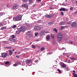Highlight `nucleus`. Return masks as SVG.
Here are the masks:
<instances>
[{
    "label": "nucleus",
    "mask_w": 77,
    "mask_h": 77,
    "mask_svg": "<svg viewBox=\"0 0 77 77\" xmlns=\"http://www.w3.org/2000/svg\"><path fill=\"white\" fill-rule=\"evenodd\" d=\"M23 2H27L28 0H22Z\"/></svg>",
    "instance_id": "obj_49"
},
{
    "label": "nucleus",
    "mask_w": 77,
    "mask_h": 77,
    "mask_svg": "<svg viewBox=\"0 0 77 77\" xmlns=\"http://www.w3.org/2000/svg\"><path fill=\"white\" fill-rule=\"evenodd\" d=\"M21 18H22V16L20 15H19L16 17L13 18V20L14 21H18L21 20Z\"/></svg>",
    "instance_id": "obj_1"
},
{
    "label": "nucleus",
    "mask_w": 77,
    "mask_h": 77,
    "mask_svg": "<svg viewBox=\"0 0 77 77\" xmlns=\"http://www.w3.org/2000/svg\"><path fill=\"white\" fill-rule=\"evenodd\" d=\"M29 1L30 3H32L33 2V0H29Z\"/></svg>",
    "instance_id": "obj_41"
},
{
    "label": "nucleus",
    "mask_w": 77,
    "mask_h": 77,
    "mask_svg": "<svg viewBox=\"0 0 77 77\" xmlns=\"http://www.w3.org/2000/svg\"><path fill=\"white\" fill-rule=\"evenodd\" d=\"M6 42L5 41H4L2 42V43H5V42Z\"/></svg>",
    "instance_id": "obj_57"
},
{
    "label": "nucleus",
    "mask_w": 77,
    "mask_h": 77,
    "mask_svg": "<svg viewBox=\"0 0 77 77\" xmlns=\"http://www.w3.org/2000/svg\"><path fill=\"white\" fill-rule=\"evenodd\" d=\"M5 63L6 65H9V62L8 61H6L5 62Z\"/></svg>",
    "instance_id": "obj_29"
},
{
    "label": "nucleus",
    "mask_w": 77,
    "mask_h": 77,
    "mask_svg": "<svg viewBox=\"0 0 77 77\" xmlns=\"http://www.w3.org/2000/svg\"><path fill=\"white\" fill-rule=\"evenodd\" d=\"M59 24L61 26H62L63 25H65V21H63V22H61L59 23Z\"/></svg>",
    "instance_id": "obj_12"
},
{
    "label": "nucleus",
    "mask_w": 77,
    "mask_h": 77,
    "mask_svg": "<svg viewBox=\"0 0 77 77\" xmlns=\"http://www.w3.org/2000/svg\"><path fill=\"white\" fill-rule=\"evenodd\" d=\"M11 37L12 38H15V35H13L11 36Z\"/></svg>",
    "instance_id": "obj_36"
},
{
    "label": "nucleus",
    "mask_w": 77,
    "mask_h": 77,
    "mask_svg": "<svg viewBox=\"0 0 77 77\" xmlns=\"http://www.w3.org/2000/svg\"><path fill=\"white\" fill-rule=\"evenodd\" d=\"M65 26H62L61 27V30H63V29H65Z\"/></svg>",
    "instance_id": "obj_30"
},
{
    "label": "nucleus",
    "mask_w": 77,
    "mask_h": 77,
    "mask_svg": "<svg viewBox=\"0 0 77 77\" xmlns=\"http://www.w3.org/2000/svg\"><path fill=\"white\" fill-rule=\"evenodd\" d=\"M57 37H60L61 38H62L63 37V35L61 33H59L57 34Z\"/></svg>",
    "instance_id": "obj_10"
},
{
    "label": "nucleus",
    "mask_w": 77,
    "mask_h": 77,
    "mask_svg": "<svg viewBox=\"0 0 77 77\" xmlns=\"http://www.w3.org/2000/svg\"><path fill=\"white\" fill-rule=\"evenodd\" d=\"M29 33H30V31H28L27 32V34H29Z\"/></svg>",
    "instance_id": "obj_55"
},
{
    "label": "nucleus",
    "mask_w": 77,
    "mask_h": 77,
    "mask_svg": "<svg viewBox=\"0 0 77 77\" xmlns=\"http://www.w3.org/2000/svg\"><path fill=\"white\" fill-rule=\"evenodd\" d=\"M6 7L7 8H8V7H9V5H6Z\"/></svg>",
    "instance_id": "obj_59"
},
{
    "label": "nucleus",
    "mask_w": 77,
    "mask_h": 77,
    "mask_svg": "<svg viewBox=\"0 0 77 77\" xmlns=\"http://www.w3.org/2000/svg\"><path fill=\"white\" fill-rule=\"evenodd\" d=\"M52 44H54V45H55L56 44V41L55 40H53L52 42Z\"/></svg>",
    "instance_id": "obj_25"
},
{
    "label": "nucleus",
    "mask_w": 77,
    "mask_h": 77,
    "mask_svg": "<svg viewBox=\"0 0 77 77\" xmlns=\"http://www.w3.org/2000/svg\"><path fill=\"white\" fill-rule=\"evenodd\" d=\"M12 51H15V49H12Z\"/></svg>",
    "instance_id": "obj_63"
},
{
    "label": "nucleus",
    "mask_w": 77,
    "mask_h": 77,
    "mask_svg": "<svg viewBox=\"0 0 77 77\" xmlns=\"http://www.w3.org/2000/svg\"><path fill=\"white\" fill-rule=\"evenodd\" d=\"M28 37H32V34H30V33L29 34H28Z\"/></svg>",
    "instance_id": "obj_24"
},
{
    "label": "nucleus",
    "mask_w": 77,
    "mask_h": 77,
    "mask_svg": "<svg viewBox=\"0 0 77 77\" xmlns=\"http://www.w3.org/2000/svg\"><path fill=\"white\" fill-rule=\"evenodd\" d=\"M77 11H75L74 12V14H77Z\"/></svg>",
    "instance_id": "obj_54"
},
{
    "label": "nucleus",
    "mask_w": 77,
    "mask_h": 77,
    "mask_svg": "<svg viewBox=\"0 0 77 77\" xmlns=\"http://www.w3.org/2000/svg\"><path fill=\"white\" fill-rule=\"evenodd\" d=\"M77 24L76 22H74L72 23L71 24V26L72 27H77Z\"/></svg>",
    "instance_id": "obj_4"
},
{
    "label": "nucleus",
    "mask_w": 77,
    "mask_h": 77,
    "mask_svg": "<svg viewBox=\"0 0 77 77\" xmlns=\"http://www.w3.org/2000/svg\"><path fill=\"white\" fill-rule=\"evenodd\" d=\"M16 27H17V26L14 25L13 26V29H15V28H16Z\"/></svg>",
    "instance_id": "obj_35"
},
{
    "label": "nucleus",
    "mask_w": 77,
    "mask_h": 77,
    "mask_svg": "<svg viewBox=\"0 0 77 77\" xmlns=\"http://www.w3.org/2000/svg\"><path fill=\"white\" fill-rule=\"evenodd\" d=\"M35 36H37L38 35H39V33H38V32H35Z\"/></svg>",
    "instance_id": "obj_23"
},
{
    "label": "nucleus",
    "mask_w": 77,
    "mask_h": 77,
    "mask_svg": "<svg viewBox=\"0 0 77 77\" xmlns=\"http://www.w3.org/2000/svg\"><path fill=\"white\" fill-rule=\"evenodd\" d=\"M66 71H69V68H68V67H67L66 68Z\"/></svg>",
    "instance_id": "obj_50"
},
{
    "label": "nucleus",
    "mask_w": 77,
    "mask_h": 77,
    "mask_svg": "<svg viewBox=\"0 0 77 77\" xmlns=\"http://www.w3.org/2000/svg\"><path fill=\"white\" fill-rule=\"evenodd\" d=\"M37 15L36 14H32V17H35V16H36Z\"/></svg>",
    "instance_id": "obj_39"
},
{
    "label": "nucleus",
    "mask_w": 77,
    "mask_h": 77,
    "mask_svg": "<svg viewBox=\"0 0 77 77\" xmlns=\"http://www.w3.org/2000/svg\"><path fill=\"white\" fill-rule=\"evenodd\" d=\"M69 43H70V44H72V43H73V42L72 41H71L70 40L69 41Z\"/></svg>",
    "instance_id": "obj_44"
},
{
    "label": "nucleus",
    "mask_w": 77,
    "mask_h": 77,
    "mask_svg": "<svg viewBox=\"0 0 77 77\" xmlns=\"http://www.w3.org/2000/svg\"><path fill=\"white\" fill-rule=\"evenodd\" d=\"M69 55H67V57L68 58V57H69Z\"/></svg>",
    "instance_id": "obj_64"
},
{
    "label": "nucleus",
    "mask_w": 77,
    "mask_h": 77,
    "mask_svg": "<svg viewBox=\"0 0 77 77\" xmlns=\"http://www.w3.org/2000/svg\"><path fill=\"white\" fill-rule=\"evenodd\" d=\"M64 27H69V26L68 25L66 26H64Z\"/></svg>",
    "instance_id": "obj_56"
},
{
    "label": "nucleus",
    "mask_w": 77,
    "mask_h": 77,
    "mask_svg": "<svg viewBox=\"0 0 77 77\" xmlns=\"http://www.w3.org/2000/svg\"><path fill=\"white\" fill-rule=\"evenodd\" d=\"M57 71L60 73H61V71L59 69H58Z\"/></svg>",
    "instance_id": "obj_45"
},
{
    "label": "nucleus",
    "mask_w": 77,
    "mask_h": 77,
    "mask_svg": "<svg viewBox=\"0 0 77 77\" xmlns=\"http://www.w3.org/2000/svg\"><path fill=\"white\" fill-rule=\"evenodd\" d=\"M65 8L61 7V8L59 9V10L60 12H61V11H64V12H65V11H66V10H65Z\"/></svg>",
    "instance_id": "obj_7"
},
{
    "label": "nucleus",
    "mask_w": 77,
    "mask_h": 77,
    "mask_svg": "<svg viewBox=\"0 0 77 77\" xmlns=\"http://www.w3.org/2000/svg\"><path fill=\"white\" fill-rule=\"evenodd\" d=\"M16 57H17V58H20V57L18 55H17L16 56Z\"/></svg>",
    "instance_id": "obj_52"
},
{
    "label": "nucleus",
    "mask_w": 77,
    "mask_h": 77,
    "mask_svg": "<svg viewBox=\"0 0 77 77\" xmlns=\"http://www.w3.org/2000/svg\"><path fill=\"white\" fill-rule=\"evenodd\" d=\"M1 26H3V24L2 23L0 22V27H1Z\"/></svg>",
    "instance_id": "obj_46"
},
{
    "label": "nucleus",
    "mask_w": 77,
    "mask_h": 77,
    "mask_svg": "<svg viewBox=\"0 0 77 77\" xmlns=\"http://www.w3.org/2000/svg\"><path fill=\"white\" fill-rule=\"evenodd\" d=\"M22 7H23L25 8H28V5L27 4H25L22 5Z\"/></svg>",
    "instance_id": "obj_11"
},
{
    "label": "nucleus",
    "mask_w": 77,
    "mask_h": 77,
    "mask_svg": "<svg viewBox=\"0 0 77 77\" xmlns=\"http://www.w3.org/2000/svg\"><path fill=\"white\" fill-rule=\"evenodd\" d=\"M32 47L33 48H36V46H35L34 45H32Z\"/></svg>",
    "instance_id": "obj_34"
},
{
    "label": "nucleus",
    "mask_w": 77,
    "mask_h": 77,
    "mask_svg": "<svg viewBox=\"0 0 77 77\" xmlns=\"http://www.w3.org/2000/svg\"><path fill=\"white\" fill-rule=\"evenodd\" d=\"M32 62V61L31 60H25V62L26 63H30V62Z\"/></svg>",
    "instance_id": "obj_17"
},
{
    "label": "nucleus",
    "mask_w": 77,
    "mask_h": 77,
    "mask_svg": "<svg viewBox=\"0 0 77 77\" xmlns=\"http://www.w3.org/2000/svg\"><path fill=\"white\" fill-rule=\"evenodd\" d=\"M71 59L72 60H75V58H74V57L71 58Z\"/></svg>",
    "instance_id": "obj_51"
},
{
    "label": "nucleus",
    "mask_w": 77,
    "mask_h": 77,
    "mask_svg": "<svg viewBox=\"0 0 77 77\" xmlns=\"http://www.w3.org/2000/svg\"><path fill=\"white\" fill-rule=\"evenodd\" d=\"M64 49H65V48H62V50H64Z\"/></svg>",
    "instance_id": "obj_62"
},
{
    "label": "nucleus",
    "mask_w": 77,
    "mask_h": 77,
    "mask_svg": "<svg viewBox=\"0 0 77 77\" xmlns=\"http://www.w3.org/2000/svg\"><path fill=\"white\" fill-rule=\"evenodd\" d=\"M51 17H52V16H51V15L48 14V18H51Z\"/></svg>",
    "instance_id": "obj_32"
},
{
    "label": "nucleus",
    "mask_w": 77,
    "mask_h": 77,
    "mask_svg": "<svg viewBox=\"0 0 77 77\" xmlns=\"http://www.w3.org/2000/svg\"><path fill=\"white\" fill-rule=\"evenodd\" d=\"M54 23L53 22H51L49 23L48 24L49 25H52V24H53Z\"/></svg>",
    "instance_id": "obj_26"
},
{
    "label": "nucleus",
    "mask_w": 77,
    "mask_h": 77,
    "mask_svg": "<svg viewBox=\"0 0 77 77\" xmlns=\"http://www.w3.org/2000/svg\"><path fill=\"white\" fill-rule=\"evenodd\" d=\"M8 52L9 53L10 56H11L12 55V53H13V51L11 50H9Z\"/></svg>",
    "instance_id": "obj_16"
},
{
    "label": "nucleus",
    "mask_w": 77,
    "mask_h": 77,
    "mask_svg": "<svg viewBox=\"0 0 77 77\" xmlns=\"http://www.w3.org/2000/svg\"><path fill=\"white\" fill-rule=\"evenodd\" d=\"M53 53V52H48L47 53V55H49V54H52Z\"/></svg>",
    "instance_id": "obj_31"
},
{
    "label": "nucleus",
    "mask_w": 77,
    "mask_h": 77,
    "mask_svg": "<svg viewBox=\"0 0 77 77\" xmlns=\"http://www.w3.org/2000/svg\"><path fill=\"white\" fill-rule=\"evenodd\" d=\"M19 7L17 5H14L12 7V9L13 10H16V9H17Z\"/></svg>",
    "instance_id": "obj_3"
},
{
    "label": "nucleus",
    "mask_w": 77,
    "mask_h": 77,
    "mask_svg": "<svg viewBox=\"0 0 77 77\" xmlns=\"http://www.w3.org/2000/svg\"><path fill=\"white\" fill-rule=\"evenodd\" d=\"M60 65L63 68H65L66 66V64L63 63H60Z\"/></svg>",
    "instance_id": "obj_9"
},
{
    "label": "nucleus",
    "mask_w": 77,
    "mask_h": 77,
    "mask_svg": "<svg viewBox=\"0 0 77 77\" xmlns=\"http://www.w3.org/2000/svg\"><path fill=\"white\" fill-rule=\"evenodd\" d=\"M73 9V7H71L70 8V10H72Z\"/></svg>",
    "instance_id": "obj_48"
},
{
    "label": "nucleus",
    "mask_w": 77,
    "mask_h": 77,
    "mask_svg": "<svg viewBox=\"0 0 77 77\" xmlns=\"http://www.w3.org/2000/svg\"><path fill=\"white\" fill-rule=\"evenodd\" d=\"M45 31H42L40 33V35H43V34H44V33H45Z\"/></svg>",
    "instance_id": "obj_19"
},
{
    "label": "nucleus",
    "mask_w": 77,
    "mask_h": 77,
    "mask_svg": "<svg viewBox=\"0 0 77 77\" xmlns=\"http://www.w3.org/2000/svg\"><path fill=\"white\" fill-rule=\"evenodd\" d=\"M60 14V15H64L63 13V12H61Z\"/></svg>",
    "instance_id": "obj_47"
},
{
    "label": "nucleus",
    "mask_w": 77,
    "mask_h": 77,
    "mask_svg": "<svg viewBox=\"0 0 77 77\" xmlns=\"http://www.w3.org/2000/svg\"><path fill=\"white\" fill-rule=\"evenodd\" d=\"M62 38V37H57V41H58V42H60V41H61Z\"/></svg>",
    "instance_id": "obj_13"
},
{
    "label": "nucleus",
    "mask_w": 77,
    "mask_h": 77,
    "mask_svg": "<svg viewBox=\"0 0 77 77\" xmlns=\"http://www.w3.org/2000/svg\"><path fill=\"white\" fill-rule=\"evenodd\" d=\"M18 65H21V63L19 62H17L14 64H13V66H18Z\"/></svg>",
    "instance_id": "obj_6"
},
{
    "label": "nucleus",
    "mask_w": 77,
    "mask_h": 77,
    "mask_svg": "<svg viewBox=\"0 0 77 77\" xmlns=\"http://www.w3.org/2000/svg\"><path fill=\"white\" fill-rule=\"evenodd\" d=\"M43 21V20H38L37 21V23H42V22Z\"/></svg>",
    "instance_id": "obj_20"
},
{
    "label": "nucleus",
    "mask_w": 77,
    "mask_h": 77,
    "mask_svg": "<svg viewBox=\"0 0 77 77\" xmlns=\"http://www.w3.org/2000/svg\"><path fill=\"white\" fill-rule=\"evenodd\" d=\"M20 32H21V31H20L19 28L18 29V30L16 31V34H17V35H19V34H20Z\"/></svg>",
    "instance_id": "obj_15"
},
{
    "label": "nucleus",
    "mask_w": 77,
    "mask_h": 77,
    "mask_svg": "<svg viewBox=\"0 0 77 77\" xmlns=\"http://www.w3.org/2000/svg\"><path fill=\"white\" fill-rule=\"evenodd\" d=\"M73 74L74 76V77H77V75H76V74L75 73H73Z\"/></svg>",
    "instance_id": "obj_28"
},
{
    "label": "nucleus",
    "mask_w": 77,
    "mask_h": 77,
    "mask_svg": "<svg viewBox=\"0 0 77 77\" xmlns=\"http://www.w3.org/2000/svg\"><path fill=\"white\" fill-rule=\"evenodd\" d=\"M7 56H8V54H7V53H3L2 54V56L3 57H4V58L6 57Z\"/></svg>",
    "instance_id": "obj_5"
},
{
    "label": "nucleus",
    "mask_w": 77,
    "mask_h": 77,
    "mask_svg": "<svg viewBox=\"0 0 77 77\" xmlns=\"http://www.w3.org/2000/svg\"><path fill=\"white\" fill-rule=\"evenodd\" d=\"M45 17H46L47 18H48V14L45 15Z\"/></svg>",
    "instance_id": "obj_43"
},
{
    "label": "nucleus",
    "mask_w": 77,
    "mask_h": 77,
    "mask_svg": "<svg viewBox=\"0 0 77 77\" xmlns=\"http://www.w3.org/2000/svg\"><path fill=\"white\" fill-rule=\"evenodd\" d=\"M46 38L47 40H48V39H50V36L49 35H48L46 37Z\"/></svg>",
    "instance_id": "obj_18"
},
{
    "label": "nucleus",
    "mask_w": 77,
    "mask_h": 77,
    "mask_svg": "<svg viewBox=\"0 0 77 77\" xmlns=\"http://www.w3.org/2000/svg\"><path fill=\"white\" fill-rule=\"evenodd\" d=\"M44 50V47H42L41 48V51H43Z\"/></svg>",
    "instance_id": "obj_38"
},
{
    "label": "nucleus",
    "mask_w": 77,
    "mask_h": 77,
    "mask_svg": "<svg viewBox=\"0 0 77 77\" xmlns=\"http://www.w3.org/2000/svg\"><path fill=\"white\" fill-rule=\"evenodd\" d=\"M49 9H53V8H52L51 7H49Z\"/></svg>",
    "instance_id": "obj_53"
},
{
    "label": "nucleus",
    "mask_w": 77,
    "mask_h": 77,
    "mask_svg": "<svg viewBox=\"0 0 77 77\" xmlns=\"http://www.w3.org/2000/svg\"><path fill=\"white\" fill-rule=\"evenodd\" d=\"M5 29V27L4 26L3 27H2L1 28V29L3 30V29Z\"/></svg>",
    "instance_id": "obj_40"
},
{
    "label": "nucleus",
    "mask_w": 77,
    "mask_h": 77,
    "mask_svg": "<svg viewBox=\"0 0 77 77\" xmlns=\"http://www.w3.org/2000/svg\"><path fill=\"white\" fill-rule=\"evenodd\" d=\"M6 48H7V49H11L12 48V47H7Z\"/></svg>",
    "instance_id": "obj_33"
},
{
    "label": "nucleus",
    "mask_w": 77,
    "mask_h": 77,
    "mask_svg": "<svg viewBox=\"0 0 77 77\" xmlns=\"http://www.w3.org/2000/svg\"><path fill=\"white\" fill-rule=\"evenodd\" d=\"M19 29L20 32H25L27 30V27L24 26H21Z\"/></svg>",
    "instance_id": "obj_2"
},
{
    "label": "nucleus",
    "mask_w": 77,
    "mask_h": 77,
    "mask_svg": "<svg viewBox=\"0 0 77 77\" xmlns=\"http://www.w3.org/2000/svg\"><path fill=\"white\" fill-rule=\"evenodd\" d=\"M70 61H71V60H69L68 61V63H69V62H70Z\"/></svg>",
    "instance_id": "obj_61"
},
{
    "label": "nucleus",
    "mask_w": 77,
    "mask_h": 77,
    "mask_svg": "<svg viewBox=\"0 0 77 77\" xmlns=\"http://www.w3.org/2000/svg\"><path fill=\"white\" fill-rule=\"evenodd\" d=\"M67 24H71V22L70 21H68L67 22Z\"/></svg>",
    "instance_id": "obj_42"
},
{
    "label": "nucleus",
    "mask_w": 77,
    "mask_h": 77,
    "mask_svg": "<svg viewBox=\"0 0 77 77\" xmlns=\"http://www.w3.org/2000/svg\"><path fill=\"white\" fill-rule=\"evenodd\" d=\"M41 0H36V2H40Z\"/></svg>",
    "instance_id": "obj_58"
},
{
    "label": "nucleus",
    "mask_w": 77,
    "mask_h": 77,
    "mask_svg": "<svg viewBox=\"0 0 77 77\" xmlns=\"http://www.w3.org/2000/svg\"><path fill=\"white\" fill-rule=\"evenodd\" d=\"M9 40L12 42H15V39L14 38H10Z\"/></svg>",
    "instance_id": "obj_14"
},
{
    "label": "nucleus",
    "mask_w": 77,
    "mask_h": 77,
    "mask_svg": "<svg viewBox=\"0 0 77 77\" xmlns=\"http://www.w3.org/2000/svg\"><path fill=\"white\" fill-rule=\"evenodd\" d=\"M26 26H28V27H30V24H29L28 23H26Z\"/></svg>",
    "instance_id": "obj_37"
},
{
    "label": "nucleus",
    "mask_w": 77,
    "mask_h": 77,
    "mask_svg": "<svg viewBox=\"0 0 77 77\" xmlns=\"http://www.w3.org/2000/svg\"><path fill=\"white\" fill-rule=\"evenodd\" d=\"M51 36L52 37V39H54V35L52 33L51 34Z\"/></svg>",
    "instance_id": "obj_21"
},
{
    "label": "nucleus",
    "mask_w": 77,
    "mask_h": 77,
    "mask_svg": "<svg viewBox=\"0 0 77 77\" xmlns=\"http://www.w3.org/2000/svg\"><path fill=\"white\" fill-rule=\"evenodd\" d=\"M34 29L35 30H37V31H38V30H41V27L36 26L34 27Z\"/></svg>",
    "instance_id": "obj_8"
},
{
    "label": "nucleus",
    "mask_w": 77,
    "mask_h": 77,
    "mask_svg": "<svg viewBox=\"0 0 77 77\" xmlns=\"http://www.w3.org/2000/svg\"><path fill=\"white\" fill-rule=\"evenodd\" d=\"M54 31H55L56 33H57V30L56 28L54 29Z\"/></svg>",
    "instance_id": "obj_27"
},
{
    "label": "nucleus",
    "mask_w": 77,
    "mask_h": 77,
    "mask_svg": "<svg viewBox=\"0 0 77 77\" xmlns=\"http://www.w3.org/2000/svg\"><path fill=\"white\" fill-rule=\"evenodd\" d=\"M44 5H45V4L43 3L42 5V6H44Z\"/></svg>",
    "instance_id": "obj_60"
},
{
    "label": "nucleus",
    "mask_w": 77,
    "mask_h": 77,
    "mask_svg": "<svg viewBox=\"0 0 77 77\" xmlns=\"http://www.w3.org/2000/svg\"><path fill=\"white\" fill-rule=\"evenodd\" d=\"M5 13L4 12L0 13V16H2L3 15L5 14Z\"/></svg>",
    "instance_id": "obj_22"
}]
</instances>
